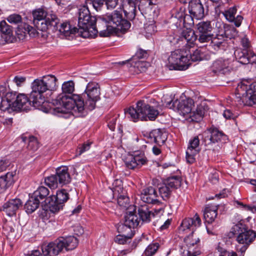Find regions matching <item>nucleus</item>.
I'll use <instances>...</instances> for the list:
<instances>
[{"instance_id": "49", "label": "nucleus", "mask_w": 256, "mask_h": 256, "mask_svg": "<svg viewBox=\"0 0 256 256\" xmlns=\"http://www.w3.org/2000/svg\"><path fill=\"white\" fill-rule=\"evenodd\" d=\"M44 182L46 186L52 189L57 188L59 184L58 176H56V174H53L46 178Z\"/></svg>"}, {"instance_id": "12", "label": "nucleus", "mask_w": 256, "mask_h": 256, "mask_svg": "<svg viewBox=\"0 0 256 256\" xmlns=\"http://www.w3.org/2000/svg\"><path fill=\"white\" fill-rule=\"evenodd\" d=\"M203 136V142L206 146H212L216 142L222 144L226 142L228 140L227 136L217 129H213L210 132H205Z\"/></svg>"}, {"instance_id": "36", "label": "nucleus", "mask_w": 256, "mask_h": 256, "mask_svg": "<svg viewBox=\"0 0 256 256\" xmlns=\"http://www.w3.org/2000/svg\"><path fill=\"white\" fill-rule=\"evenodd\" d=\"M150 138L158 146H161L167 139L166 133L160 129L152 130L150 134Z\"/></svg>"}, {"instance_id": "60", "label": "nucleus", "mask_w": 256, "mask_h": 256, "mask_svg": "<svg viewBox=\"0 0 256 256\" xmlns=\"http://www.w3.org/2000/svg\"><path fill=\"white\" fill-rule=\"evenodd\" d=\"M240 44L242 47V50H252L250 48V41L246 37L244 36L240 38Z\"/></svg>"}, {"instance_id": "3", "label": "nucleus", "mask_w": 256, "mask_h": 256, "mask_svg": "<svg viewBox=\"0 0 256 256\" xmlns=\"http://www.w3.org/2000/svg\"><path fill=\"white\" fill-rule=\"evenodd\" d=\"M228 236L230 238H236L238 243L236 246V250L241 253V256H244L248 246L255 240L256 232L246 228L244 225L239 223L231 228Z\"/></svg>"}, {"instance_id": "10", "label": "nucleus", "mask_w": 256, "mask_h": 256, "mask_svg": "<svg viewBox=\"0 0 256 256\" xmlns=\"http://www.w3.org/2000/svg\"><path fill=\"white\" fill-rule=\"evenodd\" d=\"M236 94L242 102L256 103V84L248 85L244 82L239 84L236 88Z\"/></svg>"}, {"instance_id": "30", "label": "nucleus", "mask_w": 256, "mask_h": 256, "mask_svg": "<svg viewBox=\"0 0 256 256\" xmlns=\"http://www.w3.org/2000/svg\"><path fill=\"white\" fill-rule=\"evenodd\" d=\"M135 211L136 210H128L124 216V224L130 229L136 228L140 222V220Z\"/></svg>"}, {"instance_id": "28", "label": "nucleus", "mask_w": 256, "mask_h": 256, "mask_svg": "<svg viewBox=\"0 0 256 256\" xmlns=\"http://www.w3.org/2000/svg\"><path fill=\"white\" fill-rule=\"evenodd\" d=\"M184 242L188 248L186 254H184L186 256H196L198 254V252L194 251V249L196 248V244L200 242V240L196 236L194 238L193 232L191 234L184 239Z\"/></svg>"}, {"instance_id": "26", "label": "nucleus", "mask_w": 256, "mask_h": 256, "mask_svg": "<svg viewBox=\"0 0 256 256\" xmlns=\"http://www.w3.org/2000/svg\"><path fill=\"white\" fill-rule=\"evenodd\" d=\"M136 0H124L122 5L125 16L128 20H133L137 12Z\"/></svg>"}, {"instance_id": "47", "label": "nucleus", "mask_w": 256, "mask_h": 256, "mask_svg": "<svg viewBox=\"0 0 256 256\" xmlns=\"http://www.w3.org/2000/svg\"><path fill=\"white\" fill-rule=\"evenodd\" d=\"M164 182L166 183L167 186H168L170 189L177 188L181 184V178L178 176L170 177L165 180Z\"/></svg>"}, {"instance_id": "64", "label": "nucleus", "mask_w": 256, "mask_h": 256, "mask_svg": "<svg viewBox=\"0 0 256 256\" xmlns=\"http://www.w3.org/2000/svg\"><path fill=\"white\" fill-rule=\"evenodd\" d=\"M146 56L147 52L146 51L142 50H139L136 52L135 56H134L132 58H137V59L138 60H142L145 58Z\"/></svg>"}, {"instance_id": "33", "label": "nucleus", "mask_w": 256, "mask_h": 256, "mask_svg": "<svg viewBox=\"0 0 256 256\" xmlns=\"http://www.w3.org/2000/svg\"><path fill=\"white\" fill-rule=\"evenodd\" d=\"M227 40V37L224 36L223 34H218L212 38L210 42L211 46L216 50H226L228 46Z\"/></svg>"}, {"instance_id": "31", "label": "nucleus", "mask_w": 256, "mask_h": 256, "mask_svg": "<svg viewBox=\"0 0 256 256\" xmlns=\"http://www.w3.org/2000/svg\"><path fill=\"white\" fill-rule=\"evenodd\" d=\"M200 224L201 220L198 214H196L192 218H186L182 220L180 225V230H185L192 228L193 231L194 228L198 227Z\"/></svg>"}, {"instance_id": "52", "label": "nucleus", "mask_w": 256, "mask_h": 256, "mask_svg": "<svg viewBox=\"0 0 256 256\" xmlns=\"http://www.w3.org/2000/svg\"><path fill=\"white\" fill-rule=\"evenodd\" d=\"M32 16L34 18V21H40L44 20L48 16L47 13L44 10L38 8L33 11Z\"/></svg>"}, {"instance_id": "55", "label": "nucleus", "mask_w": 256, "mask_h": 256, "mask_svg": "<svg viewBox=\"0 0 256 256\" xmlns=\"http://www.w3.org/2000/svg\"><path fill=\"white\" fill-rule=\"evenodd\" d=\"M159 247L158 243H154L148 246L144 251V254L146 256H152L154 255Z\"/></svg>"}, {"instance_id": "50", "label": "nucleus", "mask_w": 256, "mask_h": 256, "mask_svg": "<svg viewBox=\"0 0 256 256\" xmlns=\"http://www.w3.org/2000/svg\"><path fill=\"white\" fill-rule=\"evenodd\" d=\"M158 189L160 194L164 200H166L169 198L171 194L172 189L168 186H167L166 183L163 182L162 184H160Z\"/></svg>"}, {"instance_id": "62", "label": "nucleus", "mask_w": 256, "mask_h": 256, "mask_svg": "<svg viewBox=\"0 0 256 256\" xmlns=\"http://www.w3.org/2000/svg\"><path fill=\"white\" fill-rule=\"evenodd\" d=\"M117 230L119 233L122 234H126V232H132L131 229L128 226H126V225L124 224H124H119L117 228Z\"/></svg>"}, {"instance_id": "43", "label": "nucleus", "mask_w": 256, "mask_h": 256, "mask_svg": "<svg viewBox=\"0 0 256 256\" xmlns=\"http://www.w3.org/2000/svg\"><path fill=\"white\" fill-rule=\"evenodd\" d=\"M40 202L39 199H36L34 196H32L24 205L26 212L28 214H32L33 212L38 208Z\"/></svg>"}, {"instance_id": "38", "label": "nucleus", "mask_w": 256, "mask_h": 256, "mask_svg": "<svg viewBox=\"0 0 256 256\" xmlns=\"http://www.w3.org/2000/svg\"><path fill=\"white\" fill-rule=\"evenodd\" d=\"M182 38H184L187 44L190 47L196 44L197 40V36L193 30L186 28L182 30L181 34Z\"/></svg>"}, {"instance_id": "57", "label": "nucleus", "mask_w": 256, "mask_h": 256, "mask_svg": "<svg viewBox=\"0 0 256 256\" xmlns=\"http://www.w3.org/2000/svg\"><path fill=\"white\" fill-rule=\"evenodd\" d=\"M132 237V234H118L117 236L115 238V242L118 244H126L128 240L131 238Z\"/></svg>"}, {"instance_id": "4", "label": "nucleus", "mask_w": 256, "mask_h": 256, "mask_svg": "<svg viewBox=\"0 0 256 256\" xmlns=\"http://www.w3.org/2000/svg\"><path fill=\"white\" fill-rule=\"evenodd\" d=\"M125 114L130 118L133 121L138 118L144 120H154L159 114L158 110L143 101L137 102L136 108L130 107Z\"/></svg>"}, {"instance_id": "39", "label": "nucleus", "mask_w": 256, "mask_h": 256, "mask_svg": "<svg viewBox=\"0 0 256 256\" xmlns=\"http://www.w3.org/2000/svg\"><path fill=\"white\" fill-rule=\"evenodd\" d=\"M218 207L216 206L208 205L205 208L204 212V218L206 221L211 224L214 222L217 216Z\"/></svg>"}, {"instance_id": "58", "label": "nucleus", "mask_w": 256, "mask_h": 256, "mask_svg": "<svg viewBox=\"0 0 256 256\" xmlns=\"http://www.w3.org/2000/svg\"><path fill=\"white\" fill-rule=\"evenodd\" d=\"M7 20L10 24H17L21 22L22 17L19 14H12L7 18Z\"/></svg>"}, {"instance_id": "17", "label": "nucleus", "mask_w": 256, "mask_h": 256, "mask_svg": "<svg viewBox=\"0 0 256 256\" xmlns=\"http://www.w3.org/2000/svg\"><path fill=\"white\" fill-rule=\"evenodd\" d=\"M58 19L55 15L50 14L47 18L44 20L40 21H34V24L38 30L44 32V34H42V36H47L46 30L49 26H53L56 28H58Z\"/></svg>"}, {"instance_id": "44", "label": "nucleus", "mask_w": 256, "mask_h": 256, "mask_svg": "<svg viewBox=\"0 0 256 256\" xmlns=\"http://www.w3.org/2000/svg\"><path fill=\"white\" fill-rule=\"evenodd\" d=\"M138 215L140 222H148L152 216H154V214L150 211L146 206H142L138 208Z\"/></svg>"}, {"instance_id": "7", "label": "nucleus", "mask_w": 256, "mask_h": 256, "mask_svg": "<svg viewBox=\"0 0 256 256\" xmlns=\"http://www.w3.org/2000/svg\"><path fill=\"white\" fill-rule=\"evenodd\" d=\"M189 52L186 50H176L172 52L168 56L167 66L170 70H184L190 64L188 57Z\"/></svg>"}, {"instance_id": "21", "label": "nucleus", "mask_w": 256, "mask_h": 256, "mask_svg": "<svg viewBox=\"0 0 256 256\" xmlns=\"http://www.w3.org/2000/svg\"><path fill=\"white\" fill-rule=\"evenodd\" d=\"M94 26L97 32L94 36H89L88 37H94L96 36L98 32L101 36H108L114 33L113 28H110L108 22L104 20V16L98 20H96V22L94 24Z\"/></svg>"}, {"instance_id": "29", "label": "nucleus", "mask_w": 256, "mask_h": 256, "mask_svg": "<svg viewBox=\"0 0 256 256\" xmlns=\"http://www.w3.org/2000/svg\"><path fill=\"white\" fill-rule=\"evenodd\" d=\"M236 7L233 6L222 12V14L228 21L234 22V25L236 27H238L241 24L243 17L240 15H238L235 18L234 16L236 12Z\"/></svg>"}, {"instance_id": "6", "label": "nucleus", "mask_w": 256, "mask_h": 256, "mask_svg": "<svg viewBox=\"0 0 256 256\" xmlns=\"http://www.w3.org/2000/svg\"><path fill=\"white\" fill-rule=\"evenodd\" d=\"M80 95L84 104L83 110L78 112L83 114L86 110H92L95 108L96 102L100 98V86L96 82H90L87 84L84 92Z\"/></svg>"}, {"instance_id": "25", "label": "nucleus", "mask_w": 256, "mask_h": 256, "mask_svg": "<svg viewBox=\"0 0 256 256\" xmlns=\"http://www.w3.org/2000/svg\"><path fill=\"white\" fill-rule=\"evenodd\" d=\"M188 8L190 15L196 18L200 19L204 16V8L200 0H190Z\"/></svg>"}, {"instance_id": "13", "label": "nucleus", "mask_w": 256, "mask_h": 256, "mask_svg": "<svg viewBox=\"0 0 256 256\" xmlns=\"http://www.w3.org/2000/svg\"><path fill=\"white\" fill-rule=\"evenodd\" d=\"M115 182L119 186L114 188L112 192L114 193V195L118 194L117 198L118 204L122 208L128 211L130 210H135V206L129 205L130 200L128 197L124 195L123 190L121 187L122 181L116 180Z\"/></svg>"}, {"instance_id": "20", "label": "nucleus", "mask_w": 256, "mask_h": 256, "mask_svg": "<svg viewBox=\"0 0 256 256\" xmlns=\"http://www.w3.org/2000/svg\"><path fill=\"white\" fill-rule=\"evenodd\" d=\"M32 102L28 96L22 94H19L12 103V112L17 110H27L30 109Z\"/></svg>"}, {"instance_id": "23", "label": "nucleus", "mask_w": 256, "mask_h": 256, "mask_svg": "<svg viewBox=\"0 0 256 256\" xmlns=\"http://www.w3.org/2000/svg\"><path fill=\"white\" fill-rule=\"evenodd\" d=\"M156 190L152 186H148L142 190L140 198L144 202L152 204H159Z\"/></svg>"}, {"instance_id": "63", "label": "nucleus", "mask_w": 256, "mask_h": 256, "mask_svg": "<svg viewBox=\"0 0 256 256\" xmlns=\"http://www.w3.org/2000/svg\"><path fill=\"white\" fill-rule=\"evenodd\" d=\"M108 9H114L118 4V0H104Z\"/></svg>"}, {"instance_id": "16", "label": "nucleus", "mask_w": 256, "mask_h": 256, "mask_svg": "<svg viewBox=\"0 0 256 256\" xmlns=\"http://www.w3.org/2000/svg\"><path fill=\"white\" fill-rule=\"evenodd\" d=\"M148 160L144 152L136 153L127 157L125 160L126 166L130 169L140 168L146 164Z\"/></svg>"}, {"instance_id": "53", "label": "nucleus", "mask_w": 256, "mask_h": 256, "mask_svg": "<svg viewBox=\"0 0 256 256\" xmlns=\"http://www.w3.org/2000/svg\"><path fill=\"white\" fill-rule=\"evenodd\" d=\"M39 148V144L37 139L33 136L29 138L27 148L32 152L36 151Z\"/></svg>"}, {"instance_id": "2", "label": "nucleus", "mask_w": 256, "mask_h": 256, "mask_svg": "<svg viewBox=\"0 0 256 256\" xmlns=\"http://www.w3.org/2000/svg\"><path fill=\"white\" fill-rule=\"evenodd\" d=\"M74 83L69 80L63 83L62 86V92L52 100L54 106L52 114L58 115L66 114L73 110L75 112H81L83 110V103L81 95L72 94L74 90Z\"/></svg>"}, {"instance_id": "56", "label": "nucleus", "mask_w": 256, "mask_h": 256, "mask_svg": "<svg viewBox=\"0 0 256 256\" xmlns=\"http://www.w3.org/2000/svg\"><path fill=\"white\" fill-rule=\"evenodd\" d=\"M86 3L92 4L93 8L97 11L100 10L103 6L104 0H86Z\"/></svg>"}, {"instance_id": "24", "label": "nucleus", "mask_w": 256, "mask_h": 256, "mask_svg": "<svg viewBox=\"0 0 256 256\" xmlns=\"http://www.w3.org/2000/svg\"><path fill=\"white\" fill-rule=\"evenodd\" d=\"M4 95L0 96V110L2 111H7L8 113L12 112V102L16 98V94L12 92H6L5 87Z\"/></svg>"}, {"instance_id": "19", "label": "nucleus", "mask_w": 256, "mask_h": 256, "mask_svg": "<svg viewBox=\"0 0 256 256\" xmlns=\"http://www.w3.org/2000/svg\"><path fill=\"white\" fill-rule=\"evenodd\" d=\"M200 140L198 136H194L191 139L186 151V160L190 164L194 163L196 160L195 156L198 154L200 149L199 148Z\"/></svg>"}, {"instance_id": "42", "label": "nucleus", "mask_w": 256, "mask_h": 256, "mask_svg": "<svg viewBox=\"0 0 256 256\" xmlns=\"http://www.w3.org/2000/svg\"><path fill=\"white\" fill-rule=\"evenodd\" d=\"M0 32L2 33V37L6 40H10L12 36V28L4 20L0 22Z\"/></svg>"}, {"instance_id": "41", "label": "nucleus", "mask_w": 256, "mask_h": 256, "mask_svg": "<svg viewBox=\"0 0 256 256\" xmlns=\"http://www.w3.org/2000/svg\"><path fill=\"white\" fill-rule=\"evenodd\" d=\"M64 245V248L66 250H72L75 248L78 244V240L74 236H68L66 238H60Z\"/></svg>"}, {"instance_id": "51", "label": "nucleus", "mask_w": 256, "mask_h": 256, "mask_svg": "<svg viewBox=\"0 0 256 256\" xmlns=\"http://www.w3.org/2000/svg\"><path fill=\"white\" fill-rule=\"evenodd\" d=\"M202 50H204L203 48L196 49L193 52L192 54H190V50H188L189 52L188 57L190 61V60L192 62L202 60V58H204L205 56L204 52L202 51Z\"/></svg>"}, {"instance_id": "61", "label": "nucleus", "mask_w": 256, "mask_h": 256, "mask_svg": "<svg viewBox=\"0 0 256 256\" xmlns=\"http://www.w3.org/2000/svg\"><path fill=\"white\" fill-rule=\"evenodd\" d=\"M13 225L12 222L6 223L4 225L3 229L7 234H10L11 233L14 232V230Z\"/></svg>"}, {"instance_id": "11", "label": "nucleus", "mask_w": 256, "mask_h": 256, "mask_svg": "<svg viewBox=\"0 0 256 256\" xmlns=\"http://www.w3.org/2000/svg\"><path fill=\"white\" fill-rule=\"evenodd\" d=\"M166 106L174 110L178 111L180 114L183 116L187 114L190 116L194 106V102L190 98L180 100H176L168 102Z\"/></svg>"}, {"instance_id": "37", "label": "nucleus", "mask_w": 256, "mask_h": 256, "mask_svg": "<svg viewBox=\"0 0 256 256\" xmlns=\"http://www.w3.org/2000/svg\"><path fill=\"white\" fill-rule=\"evenodd\" d=\"M56 176L60 184H66L70 182V176L66 166H62L56 170Z\"/></svg>"}, {"instance_id": "15", "label": "nucleus", "mask_w": 256, "mask_h": 256, "mask_svg": "<svg viewBox=\"0 0 256 256\" xmlns=\"http://www.w3.org/2000/svg\"><path fill=\"white\" fill-rule=\"evenodd\" d=\"M210 68L211 70L216 74H227L232 68L230 60L228 58H219L214 61Z\"/></svg>"}, {"instance_id": "9", "label": "nucleus", "mask_w": 256, "mask_h": 256, "mask_svg": "<svg viewBox=\"0 0 256 256\" xmlns=\"http://www.w3.org/2000/svg\"><path fill=\"white\" fill-rule=\"evenodd\" d=\"M69 199V194L64 189L58 190L56 195L48 197L45 200L46 204H49V208L53 213L58 212L62 209L65 202Z\"/></svg>"}, {"instance_id": "45", "label": "nucleus", "mask_w": 256, "mask_h": 256, "mask_svg": "<svg viewBox=\"0 0 256 256\" xmlns=\"http://www.w3.org/2000/svg\"><path fill=\"white\" fill-rule=\"evenodd\" d=\"M154 6L152 0H141L138 5V10L142 12L147 14L152 11Z\"/></svg>"}, {"instance_id": "8", "label": "nucleus", "mask_w": 256, "mask_h": 256, "mask_svg": "<svg viewBox=\"0 0 256 256\" xmlns=\"http://www.w3.org/2000/svg\"><path fill=\"white\" fill-rule=\"evenodd\" d=\"M104 20L108 22L110 28H113L114 33L119 31L124 32L130 27V23L124 19L122 13L117 10L106 14Z\"/></svg>"}, {"instance_id": "22", "label": "nucleus", "mask_w": 256, "mask_h": 256, "mask_svg": "<svg viewBox=\"0 0 256 256\" xmlns=\"http://www.w3.org/2000/svg\"><path fill=\"white\" fill-rule=\"evenodd\" d=\"M32 26L26 23L22 22L18 25L16 31V33L18 38L20 40H24L27 34H28L30 36L36 37L40 35L39 32Z\"/></svg>"}, {"instance_id": "35", "label": "nucleus", "mask_w": 256, "mask_h": 256, "mask_svg": "<svg viewBox=\"0 0 256 256\" xmlns=\"http://www.w3.org/2000/svg\"><path fill=\"white\" fill-rule=\"evenodd\" d=\"M58 31L62 35L66 38L70 36L72 34L78 33L80 36V34L78 32V28L74 27L72 28L70 24L68 22L61 23L60 25L58 24Z\"/></svg>"}, {"instance_id": "48", "label": "nucleus", "mask_w": 256, "mask_h": 256, "mask_svg": "<svg viewBox=\"0 0 256 256\" xmlns=\"http://www.w3.org/2000/svg\"><path fill=\"white\" fill-rule=\"evenodd\" d=\"M198 34H211L212 27L210 22H202L197 25Z\"/></svg>"}, {"instance_id": "5", "label": "nucleus", "mask_w": 256, "mask_h": 256, "mask_svg": "<svg viewBox=\"0 0 256 256\" xmlns=\"http://www.w3.org/2000/svg\"><path fill=\"white\" fill-rule=\"evenodd\" d=\"M96 22V18L90 15L88 8L84 6L78 10V32L83 38H88L95 34L97 31L94 26Z\"/></svg>"}, {"instance_id": "59", "label": "nucleus", "mask_w": 256, "mask_h": 256, "mask_svg": "<svg viewBox=\"0 0 256 256\" xmlns=\"http://www.w3.org/2000/svg\"><path fill=\"white\" fill-rule=\"evenodd\" d=\"M91 142H86L79 146L76 150V155L80 156L84 152L88 150L90 147Z\"/></svg>"}, {"instance_id": "1", "label": "nucleus", "mask_w": 256, "mask_h": 256, "mask_svg": "<svg viewBox=\"0 0 256 256\" xmlns=\"http://www.w3.org/2000/svg\"><path fill=\"white\" fill-rule=\"evenodd\" d=\"M57 78L53 75L36 79L32 84V91L30 94L32 106L45 112L52 114L54 106L48 102V96L56 90Z\"/></svg>"}, {"instance_id": "46", "label": "nucleus", "mask_w": 256, "mask_h": 256, "mask_svg": "<svg viewBox=\"0 0 256 256\" xmlns=\"http://www.w3.org/2000/svg\"><path fill=\"white\" fill-rule=\"evenodd\" d=\"M49 192H50L48 188L42 186L35 190L32 196L36 199H39L40 200L44 198L46 200L48 198L47 196L48 195Z\"/></svg>"}, {"instance_id": "32", "label": "nucleus", "mask_w": 256, "mask_h": 256, "mask_svg": "<svg viewBox=\"0 0 256 256\" xmlns=\"http://www.w3.org/2000/svg\"><path fill=\"white\" fill-rule=\"evenodd\" d=\"M128 61L130 62L131 68H134V72L137 74L146 71L148 66V64L146 61L138 60L137 58H132ZM126 62V61L120 62L119 64H124Z\"/></svg>"}, {"instance_id": "14", "label": "nucleus", "mask_w": 256, "mask_h": 256, "mask_svg": "<svg viewBox=\"0 0 256 256\" xmlns=\"http://www.w3.org/2000/svg\"><path fill=\"white\" fill-rule=\"evenodd\" d=\"M62 242L60 238L48 244H43L41 246L43 255L55 256L58 254L64 249Z\"/></svg>"}, {"instance_id": "34", "label": "nucleus", "mask_w": 256, "mask_h": 256, "mask_svg": "<svg viewBox=\"0 0 256 256\" xmlns=\"http://www.w3.org/2000/svg\"><path fill=\"white\" fill-rule=\"evenodd\" d=\"M208 110V106L204 102H202L197 106L195 111L192 112L190 118L194 122H200L204 116L206 112Z\"/></svg>"}, {"instance_id": "40", "label": "nucleus", "mask_w": 256, "mask_h": 256, "mask_svg": "<svg viewBox=\"0 0 256 256\" xmlns=\"http://www.w3.org/2000/svg\"><path fill=\"white\" fill-rule=\"evenodd\" d=\"M14 182L13 174L8 172L0 177V193L4 192Z\"/></svg>"}, {"instance_id": "18", "label": "nucleus", "mask_w": 256, "mask_h": 256, "mask_svg": "<svg viewBox=\"0 0 256 256\" xmlns=\"http://www.w3.org/2000/svg\"><path fill=\"white\" fill-rule=\"evenodd\" d=\"M234 54L238 62L243 64L256 62V54L252 50L237 48L234 51Z\"/></svg>"}, {"instance_id": "54", "label": "nucleus", "mask_w": 256, "mask_h": 256, "mask_svg": "<svg viewBox=\"0 0 256 256\" xmlns=\"http://www.w3.org/2000/svg\"><path fill=\"white\" fill-rule=\"evenodd\" d=\"M212 35L211 34H198V38H197L196 45L198 43L203 44L212 42Z\"/></svg>"}, {"instance_id": "27", "label": "nucleus", "mask_w": 256, "mask_h": 256, "mask_svg": "<svg viewBox=\"0 0 256 256\" xmlns=\"http://www.w3.org/2000/svg\"><path fill=\"white\" fill-rule=\"evenodd\" d=\"M22 204L19 198L10 200L3 205L2 210L8 216H11L16 214L19 208L22 206Z\"/></svg>"}]
</instances>
